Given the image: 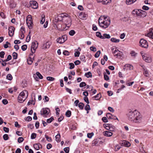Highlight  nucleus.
<instances>
[{"label":"nucleus","mask_w":153,"mask_h":153,"mask_svg":"<svg viewBox=\"0 0 153 153\" xmlns=\"http://www.w3.org/2000/svg\"><path fill=\"white\" fill-rule=\"evenodd\" d=\"M42 19L40 21V23L41 24H43L45 22V16L44 14H42L41 16Z\"/></svg>","instance_id":"24"},{"label":"nucleus","mask_w":153,"mask_h":153,"mask_svg":"<svg viewBox=\"0 0 153 153\" xmlns=\"http://www.w3.org/2000/svg\"><path fill=\"white\" fill-rule=\"evenodd\" d=\"M120 144L122 146H125L127 147H129L131 145V144L129 142L125 140L121 141L120 142Z\"/></svg>","instance_id":"9"},{"label":"nucleus","mask_w":153,"mask_h":153,"mask_svg":"<svg viewBox=\"0 0 153 153\" xmlns=\"http://www.w3.org/2000/svg\"><path fill=\"white\" fill-rule=\"evenodd\" d=\"M6 78L7 79L11 80L12 79L13 77L10 74H8L7 75Z\"/></svg>","instance_id":"31"},{"label":"nucleus","mask_w":153,"mask_h":153,"mask_svg":"<svg viewBox=\"0 0 153 153\" xmlns=\"http://www.w3.org/2000/svg\"><path fill=\"white\" fill-rule=\"evenodd\" d=\"M63 16L61 15V17L63 18L62 20L65 21V24L66 25H68V27H69L71 25V18L69 17L62 15Z\"/></svg>","instance_id":"4"},{"label":"nucleus","mask_w":153,"mask_h":153,"mask_svg":"<svg viewBox=\"0 0 153 153\" xmlns=\"http://www.w3.org/2000/svg\"><path fill=\"white\" fill-rule=\"evenodd\" d=\"M27 25L30 29H31L33 25V24L32 21H26Z\"/></svg>","instance_id":"17"},{"label":"nucleus","mask_w":153,"mask_h":153,"mask_svg":"<svg viewBox=\"0 0 153 153\" xmlns=\"http://www.w3.org/2000/svg\"><path fill=\"white\" fill-rule=\"evenodd\" d=\"M102 142L101 140V139L98 138L95 139L92 142V144L94 145H97L99 143H101Z\"/></svg>","instance_id":"11"},{"label":"nucleus","mask_w":153,"mask_h":153,"mask_svg":"<svg viewBox=\"0 0 153 153\" xmlns=\"http://www.w3.org/2000/svg\"><path fill=\"white\" fill-rule=\"evenodd\" d=\"M121 148V147L118 145H117L115 146V151H117L119 150Z\"/></svg>","instance_id":"46"},{"label":"nucleus","mask_w":153,"mask_h":153,"mask_svg":"<svg viewBox=\"0 0 153 153\" xmlns=\"http://www.w3.org/2000/svg\"><path fill=\"white\" fill-rule=\"evenodd\" d=\"M69 65L70 66V67H69V68L70 69H72L74 68V65L73 63H69Z\"/></svg>","instance_id":"57"},{"label":"nucleus","mask_w":153,"mask_h":153,"mask_svg":"<svg viewBox=\"0 0 153 153\" xmlns=\"http://www.w3.org/2000/svg\"><path fill=\"white\" fill-rule=\"evenodd\" d=\"M111 42L115 43H118L120 41L119 39H117L115 38H112L111 39Z\"/></svg>","instance_id":"28"},{"label":"nucleus","mask_w":153,"mask_h":153,"mask_svg":"<svg viewBox=\"0 0 153 153\" xmlns=\"http://www.w3.org/2000/svg\"><path fill=\"white\" fill-rule=\"evenodd\" d=\"M33 147L34 149L36 150H39L40 149L42 148V146L40 143L34 144L33 145Z\"/></svg>","instance_id":"15"},{"label":"nucleus","mask_w":153,"mask_h":153,"mask_svg":"<svg viewBox=\"0 0 153 153\" xmlns=\"http://www.w3.org/2000/svg\"><path fill=\"white\" fill-rule=\"evenodd\" d=\"M32 119V117L30 116H28L27 117L25 118V120L28 121H30Z\"/></svg>","instance_id":"56"},{"label":"nucleus","mask_w":153,"mask_h":153,"mask_svg":"<svg viewBox=\"0 0 153 153\" xmlns=\"http://www.w3.org/2000/svg\"><path fill=\"white\" fill-rule=\"evenodd\" d=\"M27 62L28 64L30 65H31L33 62L32 59L31 58H29L27 59Z\"/></svg>","instance_id":"34"},{"label":"nucleus","mask_w":153,"mask_h":153,"mask_svg":"<svg viewBox=\"0 0 153 153\" xmlns=\"http://www.w3.org/2000/svg\"><path fill=\"white\" fill-rule=\"evenodd\" d=\"M104 79L106 80H108L109 79V76L106 74L105 73H104Z\"/></svg>","instance_id":"58"},{"label":"nucleus","mask_w":153,"mask_h":153,"mask_svg":"<svg viewBox=\"0 0 153 153\" xmlns=\"http://www.w3.org/2000/svg\"><path fill=\"white\" fill-rule=\"evenodd\" d=\"M94 133L93 132L91 133H88L87 134V136L89 138H91L94 136Z\"/></svg>","instance_id":"33"},{"label":"nucleus","mask_w":153,"mask_h":153,"mask_svg":"<svg viewBox=\"0 0 153 153\" xmlns=\"http://www.w3.org/2000/svg\"><path fill=\"white\" fill-rule=\"evenodd\" d=\"M13 56L14 59H16L17 58V53L14 52L13 53Z\"/></svg>","instance_id":"42"},{"label":"nucleus","mask_w":153,"mask_h":153,"mask_svg":"<svg viewBox=\"0 0 153 153\" xmlns=\"http://www.w3.org/2000/svg\"><path fill=\"white\" fill-rule=\"evenodd\" d=\"M96 36L100 38L101 39V36H102L101 35V33L100 32H97L96 33Z\"/></svg>","instance_id":"53"},{"label":"nucleus","mask_w":153,"mask_h":153,"mask_svg":"<svg viewBox=\"0 0 153 153\" xmlns=\"http://www.w3.org/2000/svg\"><path fill=\"white\" fill-rule=\"evenodd\" d=\"M60 134H58L55 136L56 140L58 142H59L60 141Z\"/></svg>","instance_id":"25"},{"label":"nucleus","mask_w":153,"mask_h":153,"mask_svg":"<svg viewBox=\"0 0 153 153\" xmlns=\"http://www.w3.org/2000/svg\"><path fill=\"white\" fill-rule=\"evenodd\" d=\"M111 51L114 56H116L117 55V52H118V49H116L114 50V48H112Z\"/></svg>","instance_id":"23"},{"label":"nucleus","mask_w":153,"mask_h":153,"mask_svg":"<svg viewBox=\"0 0 153 153\" xmlns=\"http://www.w3.org/2000/svg\"><path fill=\"white\" fill-rule=\"evenodd\" d=\"M45 138L46 139L47 141L48 142H51L52 141L51 139V137H49L47 136V135H45Z\"/></svg>","instance_id":"52"},{"label":"nucleus","mask_w":153,"mask_h":153,"mask_svg":"<svg viewBox=\"0 0 153 153\" xmlns=\"http://www.w3.org/2000/svg\"><path fill=\"white\" fill-rule=\"evenodd\" d=\"M98 24L100 26L103 28H107L110 24V19L108 18L107 20H102L101 17L99 19Z\"/></svg>","instance_id":"2"},{"label":"nucleus","mask_w":153,"mask_h":153,"mask_svg":"<svg viewBox=\"0 0 153 153\" xmlns=\"http://www.w3.org/2000/svg\"><path fill=\"white\" fill-rule=\"evenodd\" d=\"M137 0H126V3L128 4H131L135 2Z\"/></svg>","instance_id":"22"},{"label":"nucleus","mask_w":153,"mask_h":153,"mask_svg":"<svg viewBox=\"0 0 153 153\" xmlns=\"http://www.w3.org/2000/svg\"><path fill=\"white\" fill-rule=\"evenodd\" d=\"M28 92L27 90H24L19 94L18 98L19 102L20 103L23 102L28 97Z\"/></svg>","instance_id":"3"},{"label":"nucleus","mask_w":153,"mask_h":153,"mask_svg":"<svg viewBox=\"0 0 153 153\" xmlns=\"http://www.w3.org/2000/svg\"><path fill=\"white\" fill-rule=\"evenodd\" d=\"M64 150L66 153H68L69 152V148L68 147H65L64 148Z\"/></svg>","instance_id":"61"},{"label":"nucleus","mask_w":153,"mask_h":153,"mask_svg":"<svg viewBox=\"0 0 153 153\" xmlns=\"http://www.w3.org/2000/svg\"><path fill=\"white\" fill-rule=\"evenodd\" d=\"M8 30V33L9 36H12L14 33L15 30V28L11 26L9 27Z\"/></svg>","instance_id":"12"},{"label":"nucleus","mask_w":153,"mask_h":153,"mask_svg":"<svg viewBox=\"0 0 153 153\" xmlns=\"http://www.w3.org/2000/svg\"><path fill=\"white\" fill-rule=\"evenodd\" d=\"M144 71L145 72V76L146 77H149V74L148 73V72L147 70L146 69H144Z\"/></svg>","instance_id":"45"},{"label":"nucleus","mask_w":153,"mask_h":153,"mask_svg":"<svg viewBox=\"0 0 153 153\" xmlns=\"http://www.w3.org/2000/svg\"><path fill=\"white\" fill-rule=\"evenodd\" d=\"M38 46V43L37 42H33L32 43L31 48V51L32 54H31V55H32L33 54L35 53L36 50Z\"/></svg>","instance_id":"6"},{"label":"nucleus","mask_w":153,"mask_h":153,"mask_svg":"<svg viewBox=\"0 0 153 153\" xmlns=\"http://www.w3.org/2000/svg\"><path fill=\"white\" fill-rule=\"evenodd\" d=\"M101 95L100 93L98 94L97 95L92 97V98L96 100H99L101 97Z\"/></svg>","instance_id":"19"},{"label":"nucleus","mask_w":153,"mask_h":153,"mask_svg":"<svg viewBox=\"0 0 153 153\" xmlns=\"http://www.w3.org/2000/svg\"><path fill=\"white\" fill-rule=\"evenodd\" d=\"M103 134L106 137H111L113 134L112 133L108 131H106L104 132Z\"/></svg>","instance_id":"18"},{"label":"nucleus","mask_w":153,"mask_h":153,"mask_svg":"<svg viewBox=\"0 0 153 153\" xmlns=\"http://www.w3.org/2000/svg\"><path fill=\"white\" fill-rule=\"evenodd\" d=\"M29 20L30 21H32V16L31 15H29L27 16L26 19V21H29Z\"/></svg>","instance_id":"54"},{"label":"nucleus","mask_w":153,"mask_h":153,"mask_svg":"<svg viewBox=\"0 0 153 153\" xmlns=\"http://www.w3.org/2000/svg\"><path fill=\"white\" fill-rule=\"evenodd\" d=\"M30 32L28 35L27 36V37L26 38V41L27 42H29L30 40V36H31L30 35Z\"/></svg>","instance_id":"48"},{"label":"nucleus","mask_w":153,"mask_h":153,"mask_svg":"<svg viewBox=\"0 0 153 153\" xmlns=\"http://www.w3.org/2000/svg\"><path fill=\"white\" fill-rule=\"evenodd\" d=\"M144 48H147L148 47V45L147 41L144 39Z\"/></svg>","instance_id":"44"},{"label":"nucleus","mask_w":153,"mask_h":153,"mask_svg":"<svg viewBox=\"0 0 153 153\" xmlns=\"http://www.w3.org/2000/svg\"><path fill=\"white\" fill-rule=\"evenodd\" d=\"M90 49L91 51L94 52L96 51L97 50L96 48L95 47L93 46L90 47Z\"/></svg>","instance_id":"64"},{"label":"nucleus","mask_w":153,"mask_h":153,"mask_svg":"<svg viewBox=\"0 0 153 153\" xmlns=\"http://www.w3.org/2000/svg\"><path fill=\"white\" fill-rule=\"evenodd\" d=\"M121 20L123 22H126L129 20V18L127 17H124L122 18Z\"/></svg>","instance_id":"51"},{"label":"nucleus","mask_w":153,"mask_h":153,"mask_svg":"<svg viewBox=\"0 0 153 153\" xmlns=\"http://www.w3.org/2000/svg\"><path fill=\"white\" fill-rule=\"evenodd\" d=\"M100 54V51H97L94 55L95 58H98L99 57Z\"/></svg>","instance_id":"41"},{"label":"nucleus","mask_w":153,"mask_h":153,"mask_svg":"<svg viewBox=\"0 0 153 153\" xmlns=\"http://www.w3.org/2000/svg\"><path fill=\"white\" fill-rule=\"evenodd\" d=\"M35 104V101L32 99L31 100H30L27 103V105H29L30 104H33L34 105Z\"/></svg>","instance_id":"29"},{"label":"nucleus","mask_w":153,"mask_h":153,"mask_svg":"<svg viewBox=\"0 0 153 153\" xmlns=\"http://www.w3.org/2000/svg\"><path fill=\"white\" fill-rule=\"evenodd\" d=\"M125 67H127L129 70H132L133 69V66L130 64H127L125 65Z\"/></svg>","instance_id":"35"},{"label":"nucleus","mask_w":153,"mask_h":153,"mask_svg":"<svg viewBox=\"0 0 153 153\" xmlns=\"http://www.w3.org/2000/svg\"><path fill=\"white\" fill-rule=\"evenodd\" d=\"M127 115L128 119L130 121L136 123H139L141 121V115L140 113L136 110H129Z\"/></svg>","instance_id":"1"},{"label":"nucleus","mask_w":153,"mask_h":153,"mask_svg":"<svg viewBox=\"0 0 153 153\" xmlns=\"http://www.w3.org/2000/svg\"><path fill=\"white\" fill-rule=\"evenodd\" d=\"M36 75L40 79H43V76L42 75L40 74L39 72H37L36 73Z\"/></svg>","instance_id":"38"},{"label":"nucleus","mask_w":153,"mask_h":153,"mask_svg":"<svg viewBox=\"0 0 153 153\" xmlns=\"http://www.w3.org/2000/svg\"><path fill=\"white\" fill-rule=\"evenodd\" d=\"M86 85L85 83L84 82H82L80 83L79 86L80 87H82Z\"/></svg>","instance_id":"55"},{"label":"nucleus","mask_w":153,"mask_h":153,"mask_svg":"<svg viewBox=\"0 0 153 153\" xmlns=\"http://www.w3.org/2000/svg\"><path fill=\"white\" fill-rule=\"evenodd\" d=\"M50 43L48 42H46L44 44L42 47V48L43 49H46L49 48L50 46Z\"/></svg>","instance_id":"20"},{"label":"nucleus","mask_w":153,"mask_h":153,"mask_svg":"<svg viewBox=\"0 0 153 153\" xmlns=\"http://www.w3.org/2000/svg\"><path fill=\"white\" fill-rule=\"evenodd\" d=\"M24 140V139L22 137H19L18 138V142L20 143L23 142Z\"/></svg>","instance_id":"59"},{"label":"nucleus","mask_w":153,"mask_h":153,"mask_svg":"<svg viewBox=\"0 0 153 153\" xmlns=\"http://www.w3.org/2000/svg\"><path fill=\"white\" fill-rule=\"evenodd\" d=\"M71 111L68 110L65 113V115L67 117H69L71 116Z\"/></svg>","instance_id":"32"},{"label":"nucleus","mask_w":153,"mask_h":153,"mask_svg":"<svg viewBox=\"0 0 153 153\" xmlns=\"http://www.w3.org/2000/svg\"><path fill=\"white\" fill-rule=\"evenodd\" d=\"M106 116L109 119L118 120L116 116L112 115L110 113H107Z\"/></svg>","instance_id":"13"},{"label":"nucleus","mask_w":153,"mask_h":153,"mask_svg":"<svg viewBox=\"0 0 153 153\" xmlns=\"http://www.w3.org/2000/svg\"><path fill=\"white\" fill-rule=\"evenodd\" d=\"M145 56H144V60L146 62H147L150 63L152 61V59L150 56H146L145 58Z\"/></svg>","instance_id":"16"},{"label":"nucleus","mask_w":153,"mask_h":153,"mask_svg":"<svg viewBox=\"0 0 153 153\" xmlns=\"http://www.w3.org/2000/svg\"><path fill=\"white\" fill-rule=\"evenodd\" d=\"M30 5L32 8L34 9H36L38 7V4L37 2L35 1H32L30 2Z\"/></svg>","instance_id":"10"},{"label":"nucleus","mask_w":153,"mask_h":153,"mask_svg":"<svg viewBox=\"0 0 153 153\" xmlns=\"http://www.w3.org/2000/svg\"><path fill=\"white\" fill-rule=\"evenodd\" d=\"M85 76L87 78L91 77L92 76L91 73L90 72L86 73L85 74Z\"/></svg>","instance_id":"30"},{"label":"nucleus","mask_w":153,"mask_h":153,"mask_svg":"<svg viewBox=\"0 0 153 153\" xmlns=\"http://www.w3.org/2000/svg\"><path fill=\"white\" fill-rule=\"evenodd\" d=\"M3 138L4 140H7L9 139V137L8 135L7 134H4L3 136Z\"/></svg>","instance_id":"39"},{"label":"nucleus","mask_w":153,"mask_h":153,"mask_svg":"<svg viewBox=\"0 0 153 153\" xmlns=\"http://www.w3.org/2000/svg\"><path fill=\"white\" fill-rule=\"evenodd\" d=\"M143 10H141L134 9L132 12V14L134 15H136L139 17H142L143 15Z\"/></svg>","instance_id":"5"},{"label":"nucleus","mask_w":153,"mask_h":153,"mask_svg":"<svg viewBox=\"0 0 153 153\" xmlns=\"http://www.w3.org/2000/svg\"><path fill=\"white\" fill-rule=\"evenodd\" d=\"M143 39H140L139 42V45L140 46L143 47Z\"/></svg>","instance_id":"43"},{"label":"nucleus","mask_w":153,"mask_h":153,"mask_svg":"<svg viewBox=\"0 0 153 153\" xmlns=\"http://www.w3.org/2000/svg\"><path fill=\"white\" fill-rule=\"evenodd\" d=\"M47 79L49 81H53L55 79L54 78L52 77L48 76L47 77Z\"/></svg>","instance_id":"50"},{"label":"nucleus","mask_w":153,"mask_h":153,"mask_svg":"<svg viewBox=\"0 0 153 153\" xmlns=\"http://www.w3.org/2000/svg\"><path fill=\"white\" fill-rule=\"evenodd\" d=\"M145 36L153 39V29H149V32L146 34Z\"/></svg>","instance_id":"14"},{"label":"nucleus","mask_w":153,"mask_h":153,"mask_svg":"<svg viewBox=\"0 0 153 153\" xmlns=\"http://www.w3.org/2000/svg\"><path fill=\"white\" fill-rule=\"evenodd\" d=\"M75 33V32L74 30H71L69 32V34L71 36H73Z\"/></svg>","instance_id":"40"},{"label":"nucleus","mask_w":153,"mask_h":153,"mask_svg":"<svg viewBox=\"0 0 153 153\" xmlns=\"http://www.w3.org/2000/svg\"><path fill=\"white\" fill-rule=\"evenodd\" d=\"M50 112V110L48 108H43L40 111L41 114L44 117H46Z\"/></svg>","instance_id":"8"},{"label":"nucleus","mask_w":153,"mask_h":153,"mask_svg":"<svg viewBox=\"0 0 153 153\" xmlns=\"http://www.w3.org/2000/svg\"><path fill=\"white\" fill-rule=\"evenodd\" d=\"M84 106V104L82 102H80L78 104V106L81 109H83Z\"/></svg>","instance_id":"36"},{"label":"nucleus","mask_w":153,"mask_h":153,"mask_svg":"<svg viewBox=\"0 0 153 153\" xmlns=\"http://www.w3.org/2000/svg\"><path fill=\"white\" fill-rule=\"evenodd\" d=\"M104 126L106 129L110 131L111 124H104Z\"/></svg>","instance_id":"27"},{"label":"nucleus","mask_w":153,"mask_h":153,"mask_svg":"<svg viewBox=\"0 0 153 153\" xmlns=\"http://www.w3.org/2000/svg\"><path fill=\"white\" fill-rule=\"evenodd\" d=\"M111 37L108 34H107L106 33H104L103 34V36H101V39H105V38L107 39H109Z\"/></svg>","instance_id":"21"},{"label":"nucleus","mask_w":153,"mask_h":153,"mask_svg":"<svg viewBox=\"0 0 153 153\" xmlns=\"http://www.w3.org/2000/svg\"><path fill=\"white\" fill-rule=\"evenodd\" d=\"M36 134L35 133H33L31 135V138L32 139H34L36 137Z\"/></svg>","instance_id":"47"},{"label":"nucleus","mask_w":153,"mask_h":153,"mask_svg":"<svg viewBox=\"0 0 153 153\" xmlns=\"http://www.w3.org/2000/svg\"><path fill=\"white\" fill-rule=\"evenodd\" d=\"M85 109L86 111H87L88 110H90L91 109V108L90 106V105H89L87 104L85 107Z\"/></svg>","instance_id":"49"},{"label":"nucleus","mask_w":153,"mask_h":153,"mask_svg":"<svg viewBox=\"0 0 153 153\" xmlns=\"http://www.w3.org/2000/svg\"><path fill=\"white\" fill-rule=\"evenodd\" d=\"M67 39V36L65 35H64L57 39V42L59 43L62 44L64 43Z\"/></svg>","instance_id":"7"},{"label":"nucleus","mask_w":153,"mask_h":153,"mask_svg":"<svg viewBox=\"0 0 153 153\" xmlns=\"http://www.w3.org/2000/svg\"><path fill=\"white\" fill-rule=\"evenodd\" d=\"M27 45H25L22 46L21 48L23 51H25L27 49Z\"/></svg>","instance_id":"60"},{"label":"nucleus","mask_w":153,"mask_h":153,"mask_svg":"<svg viewBox=\"0 0 153 153\" xmlns=\"http://www.w3.org/2000/svg\"><path fill=\"white\" fill-rule=\"evenodd\" d=\"M111 1V0H102L101 2L103 4H107L108 3L110 2Z\"/></svg>","instance_id":"26"},{"label":"nucleus","mask_w":153,"mask_h":153,"mask_svg":"<svg viewBox=\"0 0 153 153\" xmlns=\"http://www.w3.org/2000/svg\"><path fill=\"white\" fill-rule=\"evenodd\" d=\"M54 120L53 117H51L50 118L47 120V122L48 123H50Z\"/></svg>","instance_id":"37"},{"label":"nucleus","mask_w":153,"mask_h":153,"mask_svg":"<svg viewBox=\"0 0 153 153\" xmlns=\"http://www.w3.org/2000/svg\"><path fill=\"white\" fill-rule=\"evenodd\" d=\"M5 54L4 52L3 51H1L0 52V57L1 58H3L4 57V56Z\"/></svg>","instance_id":"63"},{"label":"nucleus","mask_w":153,"mask_h":153,"mask_svg":"<svg viewBox=\"0 0 153 153\" xmlns=\"http://www.w3.org/2000/svg\"><path fill=\"white\" fill-rule=\"evenodd\" d=\"M102 121L104 123H107L108 122V120L107 118L105 117H103L102 119Z\"/></svg>","instance_id":"62"}]
</instances>
